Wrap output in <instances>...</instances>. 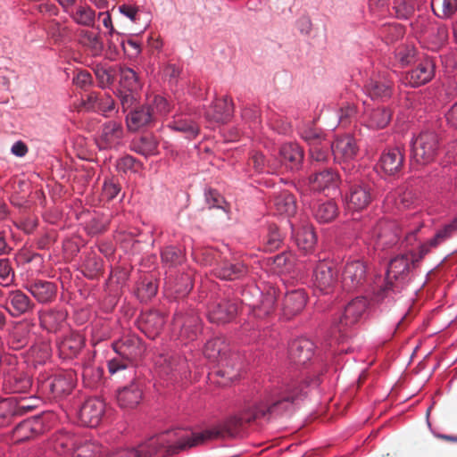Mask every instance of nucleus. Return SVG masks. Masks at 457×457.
Wrapping results in <instances>:
<instances>
[{
    "instance_id": "19",
    "label": "nucleus",
    "mask_w": 457,
    "mask_h": 457,
    "mask_svg": "<svg viewBox=\"0 0 457 457\" xmlns=\"http://www.w3.org/2000/svg\"><path fill=\"white\" fill-rule=\"evenodd\" d=\"M370 186L367 183L353 185L347 196V207L352 211L366 208L372 200Z\"/></svg>"
},
{
    "instance_id": "46",
    "label": "nucleus",
    "mask_w": 457,
    "mask_h": 457,
    "mask_svg": "<svg viewBox=\"0 0 457 457\" xmlns=\"http://www.w3.org/2000/svg\"><path fill=\"white\" fill-rule=\"evenodd\" d=\"M248 163L259 173H274L278 170L277 165L267 162L265 156L260 152H253Z\"/></svg>"
},
{
    "instance_id": "3",
    "label": "nucleus",
    "mask_w": 457,
    "mask_h": 457,
    "mask_svg": "<svg viewBox=\"0 0 457 457\" xmlns=\"http://www.w3.org/2000/svg\"><path fill=\"white\" fill-rule=\"evenodd\" d=\"M176 454L169 431L154 436L138 445L137 449L121 450L108 457H166Z\"/></svg>"
},
{
    "instance_id": "24",
    "label": "nucleus",
    "mask_w": 457,
    "mask_h": 457,
    "mask_svg": "<svg viewBox=\"0 0 457 457\" xmlns=\"http://www.w3.org/2000/svg\"><path fill=\"white\" fill-rule=\"evenodd\" d=\"M365 91L371 99L386 100L392 96L393 82L386 77H373L367 81Z\"/></svg>"
},
{
    "instance_id": "23",
    "label": "nucleus",
    "mask_w": 457,
    "mask_h": 457,
    "mask_svg": "<svg viewBox=\"0 0 457 457\" xmlns=\"http://www.w3.org/2000/svg\"><path fill=\"white\" fill-rule=\"evenodd\" d=\"M26 289L40 303H48L56 297L57 287L54 283L46 280H35L26 286Z\"/></svg>"
},
{
    "instance_id": "47",
    "label": "nucleus",
    "mask_w": 457,
    "mask_h": 457,
    "mask_svg": "<svg viewBox=\"0 0 457 457\" xmlns=\"http://www.w3.org/2000/svg\"><path fill=\"white\" fill-rule=\"evenodd\" d=\"M64 319V313L55 310H49L40 315L41 324L48 330H55Z\"/></svg>"
},
{
    "instance_id": "4",
    "label": "nucleus",
    "mask_w": 457,
    "mask_h": 457,
    "mask_svg": "<svg viewBox=\"0 0 457 457\" xmlns=\"http://www.w3.org/2000/svg\"><path fill=\"white\" fill-rule=\"evenodd\" d=\"M172 328L182 340H195L202 330V322L193 310L178 311L172 320Z\"/></svg>"
},
{
    "instance_id": "39",
    "label": "nucleus",
    "mask_w": 457,
    "mask_h": 457,
    "mask_svg": "<svg viewBox=\"0 0 457 457\" xmlns=\"http://www.w3.org/2000/svg\"><path fill=\"white\" fill-rule=\"evenodd\" d=\"M338 209L335 202L320 203L314 210V217L320 223H328L337 216Z\"/></svg>"
},
{
    "instance_id": "17",
    "label": "nucleus",
    "mask_w": 457,
    "mask_h": 457,
    "mask_svg": "<svg viewBox=\"0 0 457 457\" xmlns=\"http://www.w3.org/2000/svg\"><path fill=\"white\" fill-rule=\"evenodd\" d=\"M404 152L400 147L385 150L380 156L378 166L387 175H395L403 167Z\"/></svg>"
},
{
    "instance_id": "27",
    "label": "nucleus",
    "mask_w": 457,
    "mask_h": 457,
    "mask_svg": "<svg viewBox=\"0 0 457 457\" xmlns=\"http://www.w3.org/2000/svg\"><path fill=\"white\" fill-rule=\"evenodd\" d=\"M66 14L71 20L79 26L94 28L96 23V12L87 4H75Z\"/></svg>"
},
{
    "instance_id": "1",
    "label": "nucleus",
    "mask_w": 457,
    "mask_h": 457,
    "mask_svg": "<svg viewBox=\"0 0 457 457\" xmlns=\"http://www.w3.org/2000/svg\"><path fill=\"white\" fill-rule=\"evenodd\" d=\"M305 382H292L265 394L259 401L248 404L238 414L229 416L216 427L202 432L185 429L169 431L176 454L208 441L235 437L246 425L272 415L281 414L301 400L307 392Z\"/></svg>"
},
{
    "instance_id": "59",
    "label": "nucleus",
    "mask_w": 457,
    "mask_h": 457,
    "mask_svg": "<svg viewBox=\"0 0 457 457\" xmlns=\"http://www.w3.org/2000/svg\"><path fill=\"white\" fill-rule=\"evenodd\" d=\"M302 137L308 143L310 146L323 143L324 135L322 131L317 128L308 127L303 129Z\"/></svg>"
},
{
    "instance_id": "50",
    "label": "nucleus",
    "mask_w": 457,
    "mask_h": 457,
    "mask_svg": "<svg viewBox=\"0 0 457 457\" xmlns=\"http://www.w3.org/2000/svg\"><path fill=\"white\" fill-rule=\"evenodd\" d=\"M99 452L100 447L97 445L89 442L82 443L79 439L71 457H96Z\"/></svg>"
},
{
    "instance_id": "51",
    "label": "nucleus",
    "mask_w": 457,
    "mask_h": 457,
    "mask_svg": "<svg viewBox=\"0 0 457 457\" xmlns=\"http://www.w3.org/2000/svg\"><path fill=\"white\" fill-rule=\"evenodd\" d=\"M99 452L100 447L97 445L89 442L82 443L79 439L71 457H96Z\"/></svg>"
},
{
    "instance_id": "42",
    "label": "nucleus",
    "mask_w": 457,
    "mask_h": 457,
    "mask_svg": "<svg viewBox=\"0 0 457 457\" xmlns=\"http://www.w3.org/2000/svg\"><path fill=\"white\" fill-rule=\"evenodd\" d=\"M120 86L128 92H137L142 87V83L136 71L130 68L120 69Z\"/></svg>"
},
{
    "instance_id": "18",
    "label": "nucleus",
    "mask_w": 457,
    "mask_h": 457,
    "mask_svg": "<svg viewBox=\"0 0 457 457\" xmlns=\"http://www.w3.org/2000/svg\"><path fill=\"white\" fill-rule=\"evenodd\" d=\"M75 375L72 371H65L47 379L43 387L49 389L55 397H61L71 392L75 386Z\"/></svg>"
},
{
    "instance_id": "60",
    "label": "nucleus",
    "mask_w": 457,
    "mask_h": 457,
    "mask_svg": "<svg viewBox=\"0 0 457 457\" xmlns=\"http://www.w3.org/2000/svg\"><path fill=\"white\" fill-rule=\"evenodd\" d=\"M14 279V272L8 259L0 260V284L8 287Z\"/></svg>"
},
{
    "instance_id": "36",
    "label": "nucleus",
    "mask_w": 457,
    "mask_h": 457,
    "mask_svg": "<svg viewBox=\"0 0 457 457\" xmlns=\"http://www.w3.org/2000/svg\"><path fill=\"white\" fill-rule=\"evenodd\" d=\"M273 204L276 211L279 214L292 216L296 212L295 198L291 193L287 191H283L274 197Z\"/></svg>"
},
{
    "instance_id": "26",
    "label": "nucleus",
    "mask_w": 457,
    "mask_h": 457,
    "mask_svg": "<svg viewBox=\"0 0 457 457\" xmlns=\"http://www.w3.org/2000/svg\"><path fill=\"white\" fill-rule=\"evenodd\" d=\"M233 103L232 100L224 96L222 98L216 99L214 103L206 111V118L215 122H226L229 120L233 113Z\"/></svg>"
},
{
    "instance_id": "40",
    "label": "nucleus",
    "mask_w": 457,
    "mask_h": 457,
    "mask_svg": "<svg viewBox=\"0 0 457 457\" xmlns=\"http://www.w3.org/2000/svg\"><path fill=\"white\" fill-rule=\"evenodd\" d=\"M79 438L68 432L59 434L54 441V449L58 454H66L74 451Z\"/></svg>"
},
{
    "instance_id": "48",
    "label": "nucleus",
    "mask_w": 457,
    "mask_h": 457,
    "mask_svg": "<svg viewBox=\"0 0 457 457\" xmlns=\"http://www.w3.org/2000/svg\"><path fill=\"white\" fill-rule=\"evenodd\" d=\"M457 230V217L449 224L444 226L443 228L439 229L435 237L429 240V245L432 247H437L440 244L445 242L446 239L452 237V235Z\"/></svg>"
},
{
    "instance_id": "45",
    "label": "nucleus",
    "mask_w": 457,
    "mask_h": 457,
    "mask_svg": "<svg viewBox=\"0 0 457 457\" xmlns=\"http://www.w3.org/2000/svg\"><path fill=\"white\" fill-rule=\"evenodd\" d=\"M158 142L152 136L141 137L138 141L134 142L133 149L143 155L157 154Z\"/></svg>"
},
{
    "instance_id": "5",
    "label": "nucleus",
    "mask_w": 457,
    "mask_h": 457,
    "mask_svg": "<svg viewBox=\"0 0 457 457\" xmlns=\"http://www.w3.org/2000/svg\"><path fill=\"white\" fill-rule=\"evenodd\" d=\"M438 152V137L434 132L420 133L411 143V158L419 164L434 160Z\"/></svg>"
},
{
    "instance_id": "63",
    "label": "nucleus",
    "mask_w": 457,
    "mask_h": 457,
    "mask_svg": "<svg viewBox=\"0 0 457 457\" xmlns=\"http://www.w3.org/2000/svg\"><path fill=\"white\" fill-rule=\"evenodd\" d=\"M152 107L154 108L155 115H165L169 113L170 111V104L168 103V101L164 97L160 96L154 97V106Z\"/></svg>"
},
{
    "instance_id": "7",
    "label": "nucleus",
    "mask_w": 457,
    "mask_h": 457,
    "mask_svg": "<svg viewBox=\"0 0 457 457\" xmlns=\"http://www.w3.org/2000/svg\"><path fill=\"white\" fill-rule=\"evenodd\" d=\"M252 294V289L245 290L242 303L248 306L253 315L258 319H265L275 312L277 302L276 290L269 289L265 294L260 295V298L253 302H248L246 295Z\"/></svg>"
},
{
    "instance_id": "29",
    "label": "nucleus",
    "mask_w": 457,
    "mask_h": 457,
    "mask_svg": "<svg viewBox=\"0 0 457 457\" xmlns=\"http://www.w3.org/2000/svg\"><path fill=\"white\" fill-rule=\"evenodd\" d=\"M8 303L10 304L8 311L12 317H19L31 312L35 307L34 303L29 297L21 290L10 293Z\"/></svg>"
},
{
    "instance_id": "16",
    "label": "nucleus",
    "mask_w": 457,
    "mask_h": 457,
    "mask_svg": "<svg viewBox=\"0 0 457 457\" xmlns=\"http://www.w3.org/2000/svg\"><path fill=\"white\" fill-rule=\"evenodd\" d=\"M435 62L429 58L422 59L417 66L406 75V80L412 87H419L430 81L435 75Z\"/></svg>"
},
{
    "instance_id": "49",
    "label": "nucleus",
    "mask_w": 457,
    "mask_h": 457,
    "mask_svg": "<svg viewBox=\"0 0 457 457\" xmlns=\"http://www.w3.org/2000/svg\"><path fill=\"white\" fill-rule=\"evenodd\" d=\"M282 243V237L278 231V228L275 225L269 227L268 235L266 237L263 249L266 252H273L279 248Z\"/></svg>"
},
{
    "instance_id": "9",
    "label": "nucleus",
    "mask_w": 457,
    "mask_h": 457,
    "mask_svg": "<svg viewBox=\"0 0 457 457\" xmlns=\"http://www.w3.org/2000/svg\"><path fill=\"white\" fill-rule=\"evenodd\" d=\"M105 411V403L103 400L93 397L87 399L79 411L80 422L87 427H96L100 424Z\"/></svg>"
},
{
    "instance_id": "15",
    "label": "nucleus",
    "mask_w": 457,
    "mask_h": 457,
    "mask_svg": "<svg viewBox=\"0 0 457 457\" xmlns=\"http://www.w3.org/2000/svg\"><path fill=\"white\" fill-rule=\"evenodd\" d=\"M136 378V376L134 377ZM130 384L120 388L117 391L116 399L119 406L122 409H133L142 401L143 390L135 378H129Z\"/></svg>"
},
{
    "instance_id": "14",
    "label": "nucleus",
    "mask_w": 457,
    "mask_h": 457,
    "mask_svg": "<svg viewBox=\"0 0 457 457\" xmlns=\"http://www.w3.org/2000/svg\"><path fill=\"white\" fill-rule=\"evenodd\" d=\"M331 151L335 161L340 163L348 162L356 157L358 146L355 139L352 136L345 135L337 137L331 144Z\"/></svg>"
},
{
    "instance_id": "41",
    "label": "nucleus",
    "mask_w": 457,
    "mask_h": 457,
    "mask_svg": "<svg viewBox=\"0 0 457 457\" xmlns=\"http://www.w3.org/2000/svg\"><path fill=\"white\" fill-rule=\"evenodd\" d=\"M169 127L185 134L187 138H195L199 133L198 125L190 119L178 118L169 124Z\"/></svg>"
},
{
    "instance_id": "64",
    "label": "nucleus",
    "mask_w": 457,
    "mask_h": 457,
    "mask_svg": "<svg viewBox=\"0 0 457 457\" xmlns=\"http://www.w3.org/2000/svg\"><path fill=\"white\" fill-rule=\"evenodd\" d=\"M414 55V49L408 47L399 48L395 54L396 59L403 66L409 64L413 60Z\"/></svg>"
},
{
    "instance_id": "30",
    "label": "nucleus",
    "mask_w": 457,
    "mask_h": 457,
    "mask_svg": "<svg viewBox=\"0 0 457 457\" xmlns=\"http://www.w3.org/2000/svg\"><path fill=\"white\" fill-rule=\"evenodd\" d=\"M84 105L87 110L105 114L114 109V100L105 93L91 92L84 100Z\"/></svg>"
},
{
    "instance_id": "33",
    "label": "nucleus",
    "mask_w": 457,
    "mask_h": 457,
    "mask_svg": "<svg viewBox=\"0 0 457 457\" xmlns=\"http://www.w3.org/2000/svg\"><path fill=\"white\" fill-rule=\"evenodd\" d=\"M247 268L241 262H223L214 269V275L225 280H235L244 277Z\"/></svg>"
},
{
    "instance_id": "2",
    "label": "nucleus",
    "mask_w": 457,
    "mask_h": 457,
    "mask_svg": "<svg viewBox=\"0 0 457 457\" xmlns=\"http://www.w3.org/2000/svg\"><path fill=\"white\" fill-rule=\"evenodd\" d=\"M112 347L118 356L107 362L110 375L115 379H133L136 370L132 362L139 358L145 351L141 339L136 335H125L114 342Z\"/></svg>"
},
{
    "instance_id": "35",
    "label": "nucleus",
    "mask_w": 457,
    "mask_h": 457,
    "mask_svg": "<svg viewBox=\"0 0 457 457\" xmlns=\"http://www.w3.org/2000/svg\"><path fill=\"white\" fill-rule=\"evenodd\" d=\"M228 346L225 340L220 337H215L209 340L204 346V354L212 361H221L228 356Z\"/></svg>"
},
{
    "instance_id": "55",
    "label": "nucleus",
    "mask_w": 457,
    "mask_h": 457,
    "mask_svg": "<svg viewBox=\"0 0 457 457\" xmlns=\"http://www.w3.org/2000/svg\"><path fill=\"white\" fill-rule=\"evenodd\" d=\"M81 43L95 52H100L104 48L103 42L99 35L92 31L83 30L80 34Z\"/></svg>"
},
{
    "instance_id": "6",
    "label": "nucleus",
    "mask_w": 457,
    "mask_h": 457,
    "mask_svg": "<svg viewBox=\"0 0 457 457\" xmlns=\"http://www.w3.org/2000/svg\"><path fill=\"white\" fill-rule=\"evenodd\" d=\"M416 262L409 252L401 253L393 258L389 264L386 277V286L383 291L393 287V281H404L407 279L411 270L414 269Z\"/></svg>"
},
{
    "instance_id": "25",
    "label": "nucleus",
    "mask_w": 457,
    "mask_h": 457,
    "mask_svg": "<svg viewBox=\"0 0 457 457\" xmlns=\"http://www.w3.org/2000/svg\"><path fill=\"white\" fill-rule=\"evenodd\" d=\"M126 120L128 129L136 131L150 125L155 120V112L151 105H142L131 111Z\"/></svg>"
},
{
    "instance_id": "57",
    "label": "nucleus",
    "mask_w": 457,
    "mask_h": 457,
    "mask_svg": "<svg viewBox=\"0 0 457 457\" xmlns=\"http://www.w3.org/2000/svg\"><path fill=\"white\" fill-rule=\"evenodd\" d=\"M179 362V358L169 354H162L156 360V363L159 365L161 372L167 375L177 370Z\"/></svg>"
},
{
    "instance_id": "31",
    "label": "nucleus",
    "mask_w": 457,
    "mask_h": 457,
    "mask_svg": "<svg viewBox=\"0 0 457 457\" xmlns=\"http://www.w3.org/2000/svg\"><path fill=\"white\" fill-rule=\"evenodd\" d=\"M313 189L324 191L325 189L337 188L339 183V176L332 169H325L315 173L310 178Z\"/></svg>"
},
{
    "instance_id": "43",
    "label": "nucleus",
    "mask_w": 457,
    "mask_h": 457,
    "mask_svg": "<svg viewBox=\"0 0 457 457\" xmlns=\"http://www.w3.org/2000/svg\"><path fill=\"white\" fill-rule=\"evenodd\" d=\"M431 8L437 17L448 19L457 11V0H431Z\"/></svg>"
},
{
    "instance_id": "38",
    "label": "nucleus",
    "mask_w": 457,
    "mask_h": 457,
    "mask_svg": "<svg viewBox=\"0 0 457 457\" xmlns=\"http://www.w3.org/2000/svg\"><path fill=\"white\" fill-rule=\"evenodd\" d=\"M392 118V112L386 107L374 108L368 112V126L379 129L385 128Z\"/></svg>"
},
{
    "instance_id": "32",
    "label": "nucleus",
    "mask_w": 457,
    "mask_h": 457,
    "mask_svg": "<svg viewBox=\"0 0 457 457\" xmlns=\"http://www.w3.org/2000/svg\"><path fill=\"white\" fill-rule=\"evenodd\" d=\"M141 320L142 331H144L147 337L154 338L162 330L165 323V317L162 315V313L157 311H151L149 312L144 313L142 315Z\"/></svg>"
},
{
    "instance_id": "34",
    "label": "nucleus",
    "mask_w": 457,
    "mask_h": 457,
    "mask_svg": "<svg viewBox=\"0 0 457 457\" xmlns=\"http://www.w3.org/2000/svg\"><path fill=\"white\" fill-rule=\"evenodd\" d=\"M219 365L220 369L217 370V375L225 379V381L222 382L224 385L228 382H233L239 378L241 364L238 361L237 356H227L221 359Z\"/></svg>"
},
{
    "instance_id": "20",
    "label": "nucleus",
    "mask_w": 457,
    "mask_h": 457,
    "mask_svg": "<svg viewBox=\"0 0 457 457\" xmlns=\"http://www.w3.org/2000/svg\"><path fill=\"white\" fill-rule=\"evenodd\" d=\"M44 431L42 418L35 416L20 422L13 429V437L17 442H23L34 438Z\"/></svg>"
},
{
    "instance_id": "21",
    "label": "nucleus",
    "mask_w": 457,
    "mask_h": 457,
    "mask_svg": "<svg viewBox=\"0 0 457 457\" xmlns=\"http://www.w3.org/2000/svg\"><path fill=\"white\" fill-rule=\"evenodd\" d=\"M314 344L307 338H298L291 342L288 356L297 365L306 364L313 356Z\"/></svg>"
},
{
    "instance_id": "53",
    "label": "nucleus",
    "mask_w": 457,
    "mask_h": 457,
    "mask_svg": "<svg viewBox=\"0 0 457 457\" xmlns=\"http://www.w3.org/2000/svg\"><path fill=\"white\" fill-rule=\"evenodd\" d=\"M94 71L101 87L104 88L113 83L115 73L112 68L96 65Z\"/></svg>"
},
{
    "instance_id": "52",
    "label": "nucleus",
    "mask_w": 457,
    "mask_h": 457,
    "mask_svg": "<svg viewBox=\"0 0 457 457\" xmlns=\"http://www.w3.org/2000/svg\"><path fill=\"white\" fill-rule=\"evenodd\" d=\"M162 261L170 267L180 264L183 261L182 252L174 246H167L162 252Z\"/></svg>"
},
{
    "instance_id": "37",
    "label": "nucleus",
    "mask_w": 457,
    "mask_h": 457,
    "mask_svg": "<svg viewBox=\"0 0 457 457\" xmlns=\"http://www.w3.org/2000/svg\"><path fill=\"white\" fill-rule=\"evenodd\" d=\"M295 243L299 250L304 253H308L312 251L316 244V235L312 227H303L296 232Z\"/></svg>"
},
{
    "instance_id": "61",
    "label": "nucleus",
    "mask_w": 457,
    "mask_h": 457,
    "mask_svg": "<svg viewBox=\"0 0 457 457\" xmlns=\"http://www.w3.org/2000/svg\"><path fill=\"white\" fill-rule=\"evenodd\" d=\"M83 341L80 337L66 338L61 345L62 351L71 350V354H76L82 347Z\"/></svg>"
},
{
    "instance_id": "12",
    "label": "nucleus",
    "mask_w": 457,
    "mask_h": 457,
    "mask_svg": "<svg viewBox=\"0 0 457 457\" xmlns=\"http://www.w3.org/2000/svg\"><path fill=\"white\" fill-rule=\"evenodd\" d=\"M368 307V301L364 297H356L345 307L339 318L337 327L339 331L356 324L363 316Z\"/></svg>"
},
{
    "instance_id": "56",
    "label": "nucleus",
    "mask_w": 457,
    "mask_h": 457,
    "mask_svg": "<svg viewBox=\"0 0 457 457\" xmlns=\"http://www.w3.org/2000/svg\"><path fill=\"white\" fill-rule=\"evenodd\" d=\"M394 10L397 18L407 20L413 15L415 6L411 1L395 0Z\"/></svg>"
},
{
    "instance_id": "13",
    "label": "nucleus",
    "mask_w": 457,
    "mask_h": 457,
    "mask_svg": "<svg viewBox=\"0 0 457 457\" xmlns=\"http://www.w3.org/2000/svg\"><path fill=\"white\" fill-rule=\"evenodd\" d=\"M122 137L123 129L121 123L110 120L102 126L96 144L100 149H111L120 144Z\"/></svg>"
},
{
    "instance_id": "44",
    "label": "nucleus",
    "mask_w": 457,
    "mask_h": 457,
    "mask_svg": "<svg viewBox=\"0 0 457 457\" xmlns=\"http://www.w3.org/2000/svg\"><path fill=\"white\" fill-rule=\"evenodd\" d=\"M26 399L12 397L2 402L1 407L5 408L8 415L21 416L32 409V406L26 403Z\"/></svg>"
},
{
    "instance_id": "58",
    "label": "nucleus",
    "mask_w": 457,
    "mask_h": 457,
    "mask_svg": "<svg viewBox=\"0 0 457 457\" xmlns=\"http://www.w3.org/2000/svg\"><path fill=\"white\" fill-rule=\"evenodd\" d=\"M328 145H329L328 143H326V144L321 143V144L315 145H312V146H310L309 153H310V159H311L312 163L324 162L328 159V156H329L328 151Z\"/></svg>"
},
{
    "instance_id": "10",
    "label": "nucleus",
    "mask_w": 457,
    "mask_h": 457,
    "mask_svg": "<svg viewBox=\"0 0 457 457\" xmlns=\"http://www.w3.org/2000/svg\"><path fill=\"white\" fill-rule=\"evenodd\" d=\"M237 312L238 303L237 300L221 299L210 305L208 319L212 323H227L236 317Z\"/></svg>"
},
{
    "instance_id": "8",
    "label": "nucleus",
    "mask_w": 457,
    "mask_h": 457,
    "mask_svg": "<svg viewBox=\"0 0 457 457\" xmlns=\"http://www.w3.org/2000/svg\"><path fill=\"white\" fill-rule=\"evenodd\" d=\"M337 285V272L334 267L325 262H320L313 273V286L323 295L334 292Z\"/></svg>"
},
{
    "instance_id": "11",
    "label": "nucleus",
    "mask_w": 457,
    "mask_h": 457,
    "mask_svg": "<svg viewBox=\"0 0 457 457\" xmlns=\"http://www.w3.org/2000/svg\"><path fill=\"white\" fill-rule=\"evenodd\" d=\"M366 278V265L361 260H352L345 263L342 273V285L347 291L363 284Z\"/></svg>"
},
{
    "instance_id": "28",
    "label": "nucleus",
    "mask_w": 457,
    "mask_h": 457,
    "mask_svg": "<svg viewBox=\"0 0 457 457\" xmlns=\"http://www.w3.org/2000/svg\"><path fill=\"white\" fill-rule=\"evenodd\" d=\"M282 163L289 170H298L303 160V150L295 143L285 144L280 148Z\"/></svg>"
},
{
    "instance_id": "62",
    "label": "nucleus",
    "mask_w": 457,
    "mask_h": 457,
    "mask_svg": "<svg viewBox=\"0 0 457 457\" xmlns=\"http://www.w3.org/2000/svg\"><path fill=\"white\" fill-rule=\"evenodd\" d=\"M356 113L355 106L350 104H347L345 106H342L339 111V122L343 126H346L351 118H353Z\"/></svg>"
},
{
    "instance_id": "22",
    "label": "nucleus",
    "mask_w": 457,
    "mask_h": 457,
    "mask_svg": "<svg viewBox=\"0 0 457 457\" xmlns=\"http://www.w3.org/2000/svg\"><path fill=\"white\" fill-rule=\"evenodd\" d=\"M307 295L303 289H295L287 292L283 300V315L287 319L300 313L305 307Z\"/></svg>"
},
{
    "instance_id": "54",
    "label": "nucleus",
    "mask_w": 457,
    "mask_h": 457,
    "mask_svg": "<svg viewBox=\"0 0 457 457\" xmlns=\"http://www.w3.org/2000/svg\"><path fill=\"white\" fill-rule=\"evenodd\" d=\"M9 344L12 348L19 350L29 344V332L26 328H18L10 336Z\"/></svg>"
}]
</instances>
